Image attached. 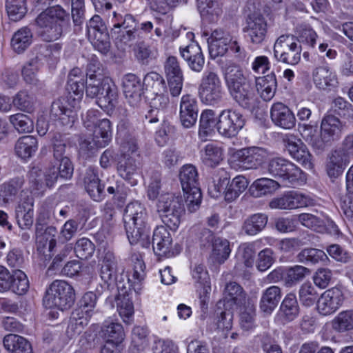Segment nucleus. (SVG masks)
<instances>
[{"label":"nucleus","mask_w":353,"mask_h":353,"mask_svg":"<svg viewBox=\"0 0 353 353\" xmlns=\"http://www.w3.org/2000/svg\"><path fill=\"white\" fill-rule=\"evenodd\" d=\"M85 79H68L66 97H60L51 105L50 116L54 120L59 121L63 126L72 127L77 119L74 110L81 100L85 85Z\"/></svg>","instance_id":"nucleus-1"},{"label":"nucleus","mask_w":353,"mask_h":353,"mask_svg":"<svg viewBox=\"0 0 353 353\" xmlns=\"http://www.w3.org/2000/svg\"><path fill=\"white\" fill-rule=\"evenodd\" d=\"M38 36L46 42H52L61 37L64 28L69 25V14L61 6L48 7L35 19Z\"/></svg>","instance_id":"nucleus-2"},{"label":"nucleus","mask_w":353,"mask_h":353,"mask_svg":"<svg viewBox=\"0 0 353 353\" xmlns=\"http://www.w3.org/2000/svg\"><path fill=\"white\" fill-rule=\"evenodd\" d=\"M148 216L145 208L138 201L127 205L123 214L124 226L130 244L140 243L143 248L150 244L147 234Z\"/></svg>","instance_id":"nucleus-3"},{"label":"nucleus","mask_w":353,"mask_h":353,"mask_svg":"<svg viewBox=\"0 0 353 353\" xmlns=\"http://www.w3.org/2000/svg\"><path fill=\"white\" fill-rule=\"evenodd\" d=\"M225 82L234 101L245 109L251 108L254 99V90L251 81L237 65L230 66L225 74Z\"/></svg>","instance_id":"nucleus-4"},{"label":"nucleus","mask_w":353,"mask_h":353,"mask_svg":"<svg viewBox=\"0 0 353 353\" xmlns=\"http://www.w3.org/2000/svg\"><path fill=\"white\" fill-rule=\"evenodd\" d=\"M353 158V133L347 135L341 143L328 154L325 162L327 176L334 181L342 175Z\"/></svg>","instance_id":"nucleus-5"},{"label":"nucleus","mask_w":353,"mask_h":353,"mask_svg":"<svg viewBox=\"0 0 353 353\" xmlns=\"http://www.w3.org/2000/svg\"><path fill=\"white\" fill-rule=\"evenodd\" d=\"M179 179L182 190L185 194L187 209L190 213H193L200 208L202 200L196 167L192 164L183 165L179 172Z\"/></svg>","instance_id":"nucleus-6"},{"label":"nucleus","mask_w":353,"mask_h":353,"mask_svg":"<svg viewBox=\"0 0 353 353\" xmlns=\"http://www.w3.org/2000/svg\"><path fill=\"white\" fill-rule=\"evenodd\" d=\"M75 301V293L72 285L62 280L54 281L47 288L43 298L46 308L65 310L70 308Z\"/></svg>","instance_id":"nucleus-7"},{"label":"nucleus","mask_w":353,"mask_h":353,"mask_svg":"<svg viewBox=\"0 0 353 353\" xmlns=\"http://www.w3.org/2000/svg\"><path fill=\"white\" fill-rule=\"evenodd\" d=\"M157 212L162 222L172 230H176L185 212L183 200L170 193L160 195L157 203Z\"/></svg>","instance_id":"nucleus-8"},{"label":"nucleus","mask_w":353,"mask_h":353,"mask_svg":"<svg viewBox=\"0 0 353 353\" xmlns=\"http://www.w3.org/2000/svg\"><path fill=\"white\" fill-rule=\"evenodd\" d=\"M209 52L211 56L218 57L224 55L230 48L239 59L245 57V50L241 48L236 39L222 28H216L212 31L208 38Z\"/></svg>","instance_id":"nucleus-9"},{"label":"nucleus","mask_w":353,"mask_h":353,"mask_svg":"<svg viewBox=\"0 0 353 353\" xmlns=\"http://www.w3.org/2000/svg\"><path fill=\"white\" fill-rule=\"evenodd\" d=\"M113 27L111 34L114 37L117 43L129 45L138 37L139 23L136 18L130 14H117L113 12Z\"/></svg>","instance_id":"nucleus-10"},{"label":"nucleus","mask_w":353,"mask_h":353,"mask_svg":"<svg viewBox=\"0 0 353 353\" xmlns=\"http://www.w3.org/2000/svg\"><path fill=\"white\" fill-rule=\"evenodd\" d=\"M199 97L205 105H215L223 99V90L218 74L213 71L203 73L199 85Z\"/></svg>","instance_id":"nucleus-11"},{"label":"nucleus","mask_w":353,"mask_h":353,"mask_svg":"<svg viewBox=\"0 0 353 353\" xmlns=\"http://www.w3.org/2000/svg\"><path fill=\"white\" fill-rule=\"evenodd\" d=\"M122 148L123 154L117 162V172L121 178L134 186L137 183L135 178L139 167L136 159L137 145L134 141L128 142L123 144Z\"/></svg>","instance_id":"nucleus-12"},{"label":"nucleus","mask_w":353,"mask_h":353,"mask_svg":"<svg viewBox=\"0 0 353 353\" xmlns=\"http://www.w3.org/2000/svg\"><path fill=\"white\" fill-rule=\"evenodd\" d=\"M99 265H100V277L104 282L101 288L111 291L115 286L117 272V260L114 253L109 246L99 248Z\"/></svg>","instance_id":"nucleus-13"},{"label":"nucleus","mask_w":353,"mask_h":353,"mask_svg":"<svg viewBox=\"0 0 353 353\" xmlns=\"http://www.w3.org/2000/svg\"><path fill=\"white\" fill-rule=\"evenodd\" d=\"M245 123V119L239 110L225 109L219 114L218 132L225 137H234L243 128Z\"/></svg>","instance_id":"nucleus-14"},{"label":"nucleus","mask_w":353,"mask_h":353,"mask_svg":"<svg viewBox=\"0 0 353 353\" xmlns=\"http://www.w3.org/2000/svg\"><path fill=\"white\" fill-rule=\"evenodd\" d=\"M343 125L340 119L332 114L325 115L321 123L320 135L323 151L332 143L340 139Z\"/></svg>","instance_id":"nucleus-15"},{"label":"nucleus","mask_w":353,"mask_h":353,"mask_svg":"<svg viewBox=\"0 0 353 353\" xmlns=\"http://www.w3.org/2000/svg\"><path fill=\"white\" fill-rule=\"evenodd\" d=\"M312 203V200L308 196L292 190L272 199L269 203V206L271 209L292 210L308 206Z\"/></svg>","instance_id":"nucleus-16"},{"label":"nucleus","mask_w":353,"mask_h":353,"mask_svg":"<svg viewBox=\"0 0 353 353\" xmlns=\"http://www.w3.org/2000/svg\"><path fill=\"white\" fill-rule=\"evenodd\" d=\"M243 31L247 34L252 43L261 44L268 32V24L265 17L256 13L248 15Z\"/></svg>","instance_id":"nucleus-17"},{"label":"nucleus","mask_w":353,"mask_h":353,"mask_svg":"<svg viewBox=\"0 0 353 353\" xmlns=\"http://www.w3.org/2000/svg\"><path fill=\"white\" fill-rule=\"evenodd\" d=\"M343 293L339 288H332L325 291L317 301V310L324 316L334 313L342 305Z\"/></svg>","instance_id":"nucleus-18"},{"label":"nucleus","mask_w":353,"mask_h":353,"mask_svg":"<svg viewBox=\"0 0 353 353\" xmlns=\"http://www.w3.org/2000/svg\"><path fill=\"white\" fill-rule=\"evenodd\" d=\"M199 105L195 97L187 94L182 96L179 105V121L185 128L195 125L198 119Z\"/></svg>","instance_id":"nucleus-19"},{"label":"nucleus","mask_w":353,"mask_h":353,"mask_svg":"<svg viewBox=\"0 0 353 353\" xmlns=\"http://www.w3.org/2000/svg\"><path fill=\"white\" fill-rule=\"evenodd\" d=\"M285 148L291 157L307 168H312V155L303 142L293 134L283 139Z\"/></svg>","instance_id":"nucleus-20"},{"label":"nucleus","mask_w":353,"mask_h":353,"mask_svg":"<svg viewBox=\"0 0 353 353\" xmlns=\"http://www.w3.org/2000/svg\"><path fill=\"white\" fill-rule=\"evenodd\" d=\"M235 157L241 167L244 169H256L265 161V152L259 147H250L238 150Z\"/></svg>","instance_id":"nucleus-21"},{"label":"nucleus","mask_w":353,"mask_h":353,"mask_svg":"<svg viewBox=\"0 0 353 353\" xmlns=\"http://www.w3.org/2000/svg\"><path fill=\"white\" fill-rule=\"evenodd\" d=\"M167 226H157L152 236V248L155 254L171 257L175 254L172 249V238Z\"/></svg>","instance_id":"nucleus-22"},{"label":"nucleus","mask_w":353,"mask_h":353,"mask_svg":"<svg viewBox=\"0 0 353 353\" xmlns=\"http://www.w3.org/2000/svg\"><path fill=\"white\" fill-rule=\"evenodd\" d=\"M123 93L132 106H137L143 94V81L136 74L128 73L122 78Z\"/></svg>","instance_id":"nucleus-23"},{"label":"nucleus","mask_w":353,"mask_h":353,"mask_svg":"<svg viewBox=\"0 0 353 353\" xmlns=\"http://www.w3.org/2000/svg\"><path fill=\"white\" fill-rule=\"evenodd\" d=\"M300 310L301 308L295 294L289 293L283 299L276 319L281 324L289 323L299 316Z\"/></svg>","instance_id":"nucleus-24"},{"label":"nucleus","mask_w":353,"mask_h":353,"mask_svg":"<svg viewBox=\"0 0 353 353\" xmlns=\"http://www.w3.org/2000/svg\"><path fill=\"white\" fill-rule=\"evenodd\" d=\"M273 123L284 129H292L296 125V118L288 106L283 103H275L270 110Z\"/></svg>","instance_id":"nucleus-25"},{"label":"nucleus","mask_w":353,"mask_h":353,"mask_svg":"<svg viewBox=\"0 0 353 353\" xmlns=\"http://www.w3.org/2000/svg\"><path fill=\"white\" fill-rule=\"evenodd\" d=\"M85 188L90 197L96 201H102L105 196V186L99 178L98 169L89 167L84 177Z\"/></svg>","instance_id":"nucleus-26"},{"label":"nucleus","mask_w":353,"mask_h":353,"mask_svg":"<svg viewBox=\"0 0 353 353\" xmlns=\"http://www.w3.org/2000/svg\"><path fill=\"white\" fill-rule=\"evenodd\" d=\"M118 89L114 83L110 79H103L97 103L103 110H112L117 103Z\"/></svg>","instance_id":"nucleus-27"},{"label":"nucleus","mask_w":353,"mask_h":353,"mask_svg":"<svg viewBox=\"0 0 353 353\" xmlns=\"http://www.w3.org/2000/svg\"><path fill=\"white\" fill-rule=\"evenodd\" d=\"M24 184L23 176L14 177L3 183L0 186V199L4 203L14 202L19 194L24 192Z\"/></svg>","instance_id":"nucleus-28"},{"label":"nucleus","mask_w":353,"mask_h":353,"mask_svg":"<svg viewBox=\"0 0 353 353\" xmlns=\"http://www.w3.org/2000/svg\"><path fill=\"white\" fill-rule=\"evenodd\" d=\"M219 128V114L214 110H204L200 116L199 137L202 141H206L209 136L214 133V130Z\"/></svg>","instance_id":"nucleus-29"},{"label":"nucleus","mask_w":353,"mask_h":353,"mask_svg":"<svg viewBox=\"0 0 353 353\" xmlns=\"http://www.w3.org/2000/svg\"><path fill=\"white\" fill-rule=\"evenodd\" d=\"M223 307L233 309L245 305L246 303V293L243 288L236 282L228 283L225 288V297Z\"/></svg>","instance_id":"nucleus-30"},{"label":"nucleus","mask_w":353,"mask_h":353,"mask_svg":"<svg viewBox=\"0 0 353 353\" xmlns=\"http://www.w3.org/2000/svg\"><path fill=\"white\" fill-rule=\"evenodd\" d=\"M197 7L205 23L216 22L222 13V9L217 0H197Z\"/></svg>","instance_id":"nucleus-31"},{"label":"nucleus","mask_w":353,"mask_h":353,"mask_svg":"<svg viewBox=\"0 0 353 353\" xmlns=\"http://www.w3.org/2000/svg\"><path fill=\"white\" fill-rule=\"evenodd\" d=\"M256 88L261 93V98L270 101L274 96L277 88V81L274 72L263 77L256 78Z\"/></svg>","instance_id":"nucleus-32"},{"label":"nucleus","mask_w":353,"mask_h":353,"mask_svg":"<svg viewBox=\"0 0 353 353\" xmlns=\"http://www.w3.org/2000/svg\"><path fill=\"white\" fill-rule=\"evenodd\" d=\"M281 298V290L278 286H271L262 294L260 300V309L266 314H271L276 308Z\"/></svg>","instance_id":"nucleus-33"},{"label":"nucleus","mask_w":353,"mask_h":353,"mask_svg":"<svg viewBox=\"0 0 353 353\" xmlns=\"http://www.w3.org/2000/svg\"><path fill=\"white\" fill-rule=\"evenodd\" d=\"M38 149L36 137L30 135L23 136L16 142L14 152L19 158L26 160L32 157Z\"/></svg>","instance_id":"nucleus-34"},{"label":"nucleus","mask_w":353,"mask_h":353,"mask_svg":"<svg viewBox=\"0 0 353 353\" xmlns=\"http://www.w3.org/2000/svg\"><path fill=\"white\" fill-rule=\"evenodd\" d=\"M32 199L27 197L26 201L20 203L16 208V219L20 228L30 229L33 223Z\"/></svg>","instance_id":"nucleus-35"},{"label":"nucleus","mask_w":353,"mask_h":353,"mask_svg":"<svg viewBox=\"0 0 353 353\" xmlns=\"http://www.w3.org/2000/svg\"><path fill=\"white\" fill-rule=\"evenodd\" d=\"M312 75L314 83L319 89H330L337 83L335 74L328 66L316 67Z\"/></svg>","instance_id":"nucleus-36"},{"label":"nucleus","mask_w":353,"mask_h":353,"mask_svg":"<svg viewBox=\"0 0 353 353\" xmlns=\"http://www.w3.org/2000/svg\"><path fill=\"white\" fill-rule=\"evenodd\" d=\"M33 34L30 28L23 27L14 33L10 45L12 50L18 53H23L32 43Z\"/></svg>","instance_id":"nucleus-37"},{"label":"nucleus","mask_w":353,"mask_h":353,"mask_svg":"<svg viewBox=\"0 0 353 353\" xmlns=\"http://www.w3.org/2000/svg\"><path fill=\"white\" fill-rule=\"evenodd\" d=\"M3 342L5 348L12 353H33L30 342L19 335L8 334Z\"/></svg>","instance_id":"nucleus-38"},{"label":"nucleus","mask_w":353,"mask_h":353,"mask_svg":"<svg viewBox=\"0 0 353 353\" xmlns=\"http://www.w3.org/2000/svg\"><path fill=\"white\" fill-rule=\"evenodd\" d=\"M94 128V141H97L99 148H105L112 140V130L110 121L108 119H100Z\"/></svg>","instance_id":"nucleus-39"},{"label":"nucleus","mask_w":353,"mask_h":353,"mask_svg":"<svg viewBox=\"0 0 353 353\" xmlns=\"http://www.w3.org/2000/svg\"><path fill=\"white\" fill-rule=\"evenodd\" d=\"M279 188V183L275 180L269 178H261L254 181L250 187L249 191L252 196L259 198L271 194Z\"/></svg>","instance_id":"nucleus-40"},{"label":"nucleus","mask_w":353,"mask_h":353,"mask_svg":"<svg viewBox=\"0 0 353 353\" xmlns=\"http://www.w3.org/2000/svg\"><path fill=\"white\" fill-rule=\"evenodd\" d=\"M248 185V181L245 176L239 175L234 177L227 185V189H224L222 192L225 195V201L228 202L234 201L246 190Z\"/></svg>","instance_id":"nucleus-41"},{"label":"nucleus","mask_w":353,"mask_h":353,"mask_svg":"<svg viewBox=\"0 0 353 353\" xmlns=\"http://www.w3.org/2000/svg\"><path fill=\"white\" fill-rule=\"evenodd\" d=\"M268 223L265 214H254L247 218L242 226L243 231L248 235H255L262 231Z\"/></svg>","instance_id":"nucleus-42"},{"label":"nucleus","mask_w":353,"mask_h":353,"mask_svg":"<svg viewBox=\"0 0 353 353\" xmlns=\"http://www.w3.org/2000/svg\"><path fill=\"white\" fill-rule=\"evenodd\" d=\"M148 330L145 327L135 326L132 331V342L130 347L132 353L142 352L148 345Z\"/></svg>","instance_id":"nucleus-43"},{"label":"nucleus","mask_w":353,"mask_h":353,"mask_svg":"<svg viewBox=\"0 0 353 353\" xmlns=\"http://www.w3.org/2000/svg\"><path fill=\"white\" fill-rule=\"evenodd\" d=\"M101 332L105 340L122 342L125 337L122 325L111 321H105L103 323Z\"/></svg>","instance_id":"nucleus-44"},{"label":"nucleus","mask_w":353,"mask_h":353,"mask_svg":"<svg viewBox=\"0 0 353 353\" xmlns=\"http://www.w3.org/2000/svg\"><path fill=\"white\" fill-rule=\"evenodd\" d=\"M155 97L152 99L153 109L150 110L145 114V119L150 123L159 122V110L165 109L169 104V98L165 93L154 94Z\"/></svg>","instance_id":"nucleus-45"},{"label":"nucleus","mask_w":353,"mask_h":353,"mask_svg":"<svg viewBox=\"0 0 353 353\" xmlns=\"http://www.w3.org/2000/svg\"><path fill=\"white\" fill-rule=\"evenodd\" d=\"M221 304V301L218 303V305ZM218 307L219 308L216 310L214 323L216 324L218 330L229 331L232 327L234 317L233 309L223 307L224 308L222 310L220 306H218Z\"/></svg>","instance_id":"nucleus-46"},{"label":"nucleus","mask_w":353,"mask_h":353,"mask_svg":"<svg viewBox=\"0 0 353 353\" xmlns=\"http://www.w3.org/2000/svg\"><path fill=\"white\" fill-rule=\"evenodd\" d=\"M143 85L153 94L167 92L166 83L163 77L156 72L146 74L143 79Z\"/></svg>","instance_id":"nucleus-47"},{"label":"nucleus","mask_w":353,"mask_h":353,"mask_svg":"<svg viewBox=\"0 0 353 353\" xmlns=\"http://www.w3.org/2000/svg\"><path fill=\"white\" fill-rule=\"evenodd\" d=\"M223 150L221 147L213 144H207L202 154L203 162L209 167H215L223 160Z\"/></svg>","instance_id":"nucleus-48"},{"label":"nucleus","mask_w":353,"mask_h":353,"mask_svg":"<svg viewBox=\"0 0 353 353\" xmlns=\"http://www.w3.org/2000/svg\"><path fill=\"white\" fill-rule=\"evenodd\" d=\"M299 130L302 137L311 145L314 149L319 152H323L321 135L320 134H316L317 130L316 127L309 124H303L299 125Z\"/></svg>","instance_id":"nucleus-49"},{"label":"nucleus","mask_w":353,"mask_h":353,"mask_svg":"<svg viewBox=\"0 0 353 353\" xmlns=\"http://www.w3.org/2000/svg\"><path fill=\"white\" fill-rule=\"evenodd\" d=\"M310 271L301 265H294L286 269L284 276V283L286 287H293L302 281Z\"/></svg>","instance_id":"nucleus-50"},{"label":"nucleus","mask_w":353,"mask_h":353,"mask_svg":"<svg viewBox=\"0 0 353 353\" xmlns=\"http://www.w3.org/2000/svg\"><path fill=\"white\" fill-rule=\"evenodd\" d=\"M297 259L299 262L304 264H315L320 261H326L328 260V258L326 254L321 250L305 248L298 254Z\"/></svg>","instance_id":"nucleus-51"},{"label":"nucleus","mask_w":353,"mask_h":353,"mask_svg":"<svg viewBox=\"0 0 353 353\" xmlns=\"http://www.w3.org/2000/svg\"><path fill=\"white\" fill-rule=\"evenodd\" d=\"M6 8L10 19L18 21L27 12L26 0H6Z\"/></svg>","instance_id":"nucleus-52"},{"label":"nucleus","mask_w":353,"mask_h":353,"mask_svg":"<svg viewBox=\"0 0 353 353\" xmlns=\"http://www.w3.org/2000/svg\"><path fill=\"white\" fill-rule=\"evenodd\" d=\"M36 99L32 94L27 90L19 91L14 97L13 104L19 110L28 113L34 109Z\"/></svg>","instance_id":"nucleus-53"},{"label":"nucleus","mask_w":353,"mask_h":353,"mask_svg":"<svg viewBox=\"0 0 353 353\" xmlns=\"http://www.w3.org/2000/svg\"><path fill=\"white\" fill-rule=\"evenodd\" d=\"M280 179L292 185H298L300 182H303L305 177L302 170L289 161L284 168Z\"/></svg>","instance_id":"nucleus-54"},{"label":"nucleus","mask_w":353,"mask_h":353,"mask_svg":"<svg viewBox=\"0 0 353 353\" xmlns=\"http://www.w3.org/2000/svg\"><path fill=\"white\" fill-rule=\"evenodd\" d=\"M212 247V255L215 260L219 263H224L225 261L228 259L231 252L230 242L225 239L216 237Z\"/></svg>","instance_id":"nucleus-55"},{"label":"nucleus","mask_w":353,"mask_h":353,"mask_svg":"<svg viewBox=\"0 0 353 353\" xmlns=\"http://www.w3.org/2000/svg\"><path fill=\"white\" fill-rule=\"evenodd\" d=\"M319 294L315 287L310 282L303 283L299 290V297L301 303L310 307L318 301Z\"/></svg>","instance_id":"nucleus-56"},{"label":"nucleus","mask_w":353,"mask_h":353,"mask_svg":"<svg viewBox=\"0 0 353 353\" xmlns=\"http://www.w3.org/2000/svg\"><path fill=\"white\" fill-rule=\"evenodd\" d=\"M9 120L13 127L20 133H28L34 129L32 120L26 114L17 113L11 115Z\"/></svg>","instance_id":"nucleus-57"},{"label":"nucleus","mask_w":353,"mask_h":353,"mask_svg":"<svg viewBox=\"0 0 353 353\" xmlns=\"http://www.w3.org/2000/svg\"><path fill=\"white\" fill-rule=\"evenodd\" d=\"M71 7L74 31L79 32L85 20V0H71Z\"/></svg>","instance_id":"nucleus-58"},{"label":"nucleus","mask_w":353,"mask_h":353,"mask_svg":"<svg viewBox=\"0 0 353 353\" xmlns=\"http://www.w3.org/2000/svg\"><path fill=\"white\" fill-rule=\"evenodd\" d=\"M29 288V281L26 274L20 270H16L12 274V285L10 290L17 294H24Z\"/></svg>","instance_id":"nucleus-59"},{"label":"nucleus","mask_w":353,"mask_h":353,"mask_svg":"<svg viewBox=\"0 0 353 353\" xmlns=\"http://www.w3.org/2000/svg\"><path fill=\"white\" fill-rule=\"evenodd\" d=\"M301 46L298 44L292 45L274 57L276 59L288 65H296L301 59Z\"/></svg>","instance_id":"nucleus-60"},{"label":"nucleus","mask_w":353,"mask_h":353,"mask_svg":"<svg viewBox=\"0 0 353 353\" xmlns=\"http://www.w3.org/2000/svg\"><path fill=\"white\" fill-rule=\"evenodd\" d=\"M117 310L123 321L130 324L133 321L134 305L128 296H123L122 299H118Z\"/></svg>","instance_id":"nucleus-61"},{"label":"nucleus","mask_w":353,"mask_h":353,"mask_svg":"<svg viewBox=\"0 0 353 353\" xmlns=\"http://www.w3.org/2000/svg\"><path fill=\"white\" fill-rule=\"evenodd\" d=\"M106 33H108L106 26L99 15H94L86 24V34L88 39Z\"/></svg>","instance_id":"nucleus-62"},{"label":"nucleus","mask_w":353,"mask_h":353,"mask_svg":"<svg viewBox=\"0 0 353 353\" xmlns=\"http://www.w3.org/2000/svg\"><path fill=\"white\" fill-rule=\"evenodd\" d=\"M333 328L340 332L353 328V311H344L339 314L332 322Z\"/></svg>","instance_id":"nucleus-63"},{"label":"nucleus","mask_w":353,"mask_h":353,"mask_svg":"<svg viewBox=\"0 0 353 353\" xmlns=\"http://www.w3.org/2000/svg\"><path fill=\"white\" fill-rule=\"evenodd\" d=\"M94 250V245L87 238H81L79 239L76 242L74 248L76 256L81 259H88L91 257Z\"/></svg>","instance_id":"nucleus-64"}]
</instances>
